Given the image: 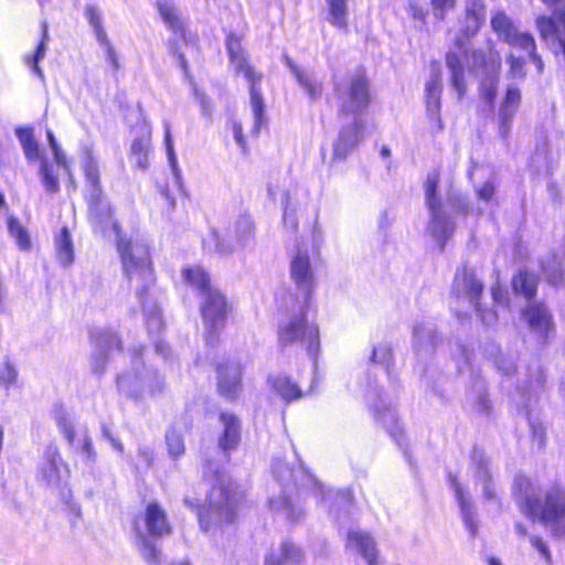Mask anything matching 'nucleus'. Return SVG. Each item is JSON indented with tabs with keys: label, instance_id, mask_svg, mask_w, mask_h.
I'll use <instances>...</instances> for the list:
<instances>
[{
	"label": "nucleus",
	"instance_id": "34",
	"mask_svg": "<svg viewBox=\"0 0 565 565\" xmlns=\"http://www.w3.org/2000/svg\"><path fill=\"white\" fill-rule=\"evenodd\" d=\"M329 17L328 20L339 26H347V0H327Z\"/></svg>",
	"mask_w": 565,
	"mask_h": 565
},
{
	"label": "nucleus",
	"instance_id": "8",
	"mask_svg": "<svg viewBox=\"0 0 565 565\" xmlns=\"http://www.w3.org/2000/svg\"><path fill=\"white\" fill-rule=\"evenodd\" d=\"M136 536L161 537L170 534L171 526L166 511L158 503H149L145 512L135 520Z\"/></svg>",
	"mask_w": 565,
	"mask_h": 565
},
{
	"label": "nucleus",
	"instance_id": "58",
	"mask_svg": "<svg viewBox=\"0 0 565 565\" xmlns=\"http://www.w3.org/2000/svg\"><path fill=\"white\" fill-rule=\"evenodd\" d=\"M281 204L284 205L282 221L287 225L288 224V210L292 209V206H291V192L289 190L284 191V193L281 195Z\"/></svg>",
	"mask_w": 565,
	"mask_h": 565
},
{
	"label": "nucleus",
	"instance_id": "51",
	"mask_svg": "<svg viewBox=\"0 0 565 565\" xmlns=\"http://www.w3.org/2000/svg\"><path fill=\"white\" fill-rule=\"evenodd\" d=\"M508 61L510 64V75L514 78L523 79L525 77L524 61L522 58L515 57L513 54H510Z\"/></svg>",
	"mask_w": 565,
	"mask_h": 565
},
{
	"label": "nucleus",
	"instance_id": "3",
	"mask_svg": "<svg viewBox=\"0 0 565 565\" xmlns=\"http://www.w3.org/2000/svg\"><path fill=\"white\" fill-rule=\"evenodd\" d=\"M226 46L231 64L235 72L237 74H243L249 83L250 107L254 116L253 134L258 135L265 111L264 99L258 87V84L262 81V74L257 73L248 63L238 36L230 34Z\"/></svg>",
	"mask_w": 565,
	"mask_h": 565
},
{
	"label": "nucleus",
	"instance_id": "23",
	"mask_svg": "<svg viewBox=\"0 0 565 565\" xmlns=\"http://www.w3.org/2000/svg\"><path fill=\"white\" fill-rule=\"evenodd\" d=\"M441 90L443 85L440 71L434 70L430 81L426 84V105L428 113L437 116L438 122H440L438 114L440 109Z\"/></svg>",
	"mask_w": 565,
	"mask_h": 565
},
{
	"label": "nucleus",
	"instance_id": "28",
	"mask_svg": "<svg viewBox=\"0 0 565 565\" xmlns=\"http://www.w3.org/2000/svg\"><path fill=\"white\" fill-rule=\"evenodd\" d=\"M15 135L22 146L25 158L30 162L40 159L39 143L34 138L33 129L30 127L18 128Z\"/></svg>",
	"mask_w": 565,
	"mask_h": 565
},
{
	"label": "nucleus",
	"instance_id": "6",
	"mask_svg": "<svg viewBox=\"0 0 565 565\" xmlns=\"http://www.w3.org/2000/svg\"><path fill=\"white\" fill-rule=\"evenodd\" d=\"M335 93L340 103L341 115H358L362 113L370 103L369 84L364 74L358 72L345 83L335 84Z\"/></svg>",
	"mask_w": 565,
	"mask_h": 565
},
{
	"label": "nucleus",
	"instance_id": "41",
	"mask_svg": "<svg viewBox=\"0 0 565 565\" xmlns=\"http://www.w3.org/2000/svg\"><path fill=\"white\" fill-rule=\"evenodd\" d=\"M507 43H509L512 47L519 49L522 51L533 53L535 51V42L531 34L522 33L518 30L514 31L509 38H507Z\"/></svg>",
	"mask_w": 565,
	"mask_h": 565
},
{
	"label": "nucleus",
	"instance_id": "1",
	"mask_svg": "<svg viewBox=\"0 0 565 565\" xmlns=\"http://www.w3.org/2000/svg\"><path fill=\"white\" fill-rule=\"evenodd\" d=\"M118 250L121 256L124 271L140 301L143 302V294L154 281L148 249L141 244H132L120 238Z\"/></svg>",
	"mask_w": 565,
	"mask_h": 565
},
{
	"label": "nucleus",
	"instance_id": "17",
	"mask_svg": "<svg viewBox=\"0 0 565 565\" xmlns=\"http://www.w3.org/2000/svg\"><path fill=\"white\" fill-rule=\"evenodd\" d=\"M347 547L362 554L369 565H374L376 556L375 543L366 532L360 530L350 531L347 537Z\"/></svg>",
	"mask_w": 565,
	"mask_h": 565
},
{
	"label": "nucleus",
	"instance_id": "32",
	"mask_svg": "<svg viewBox=\"0 0 565 565\" xmlns=\"http://www.w3.org/2000/svg\"><path fill=\"white\" fill-rule=\"evenodd\" d=\"M513 289L531 298L536 292L537 278L527 271H520L512 281Z\"/></svg>",
	"mask_w": 565,
	"mask_h": 565
},
{
	"label": "nucleus",
	"instance_id": "62",
	"mask_svg": "<svg viewBox=\"0 0 565 565\" xmlns=\"http://www.w3.org/2000/svg\"><path fill=\"white\" fill-rule=\"evenodd\" d=\"M103 433H104V436L110 441L111 446L119 452H122L124 451V446L117 439L115 438L108 428H103Z\"/></svg>",
	"mask_w": 565,
	"mask_h": 565
},
{
	"label": "nucleus",
	"instance_id": "2",
	"mask_svg": "<svg viewBox=\"0 0 565 565\" xmlns=\"http://www.w3.org/2000/svg\"><path fill=\"white\" fill-rule=\"evenodd\" d=\"M255 238V226L248 215H241L224 231L212 230L204 238L203 246L212 253L223 256L248 247Z\"/></svg>",
	"mask_w": 565,
	"mask_h": 565
},
{
	"label": "nucleus",
	"instance_id": "29",
	"mask_svg": "<svg viewBox=\"0 0 565 565\" xmlns=\"http://www.w3.org/2000/svg\"><path fill=\"white\" fill-rule=\"evenodd\" d=\"M56 256L63 266H68L73 263L74 250L71 235L66 227H63L55 238Z\"/></svg>",
	"mask_w": 565,
	"mask_h": 565
},
{
	"label": "nucleus",
	"instance_id": "31",
	"mask_svg": "<svg viewBox=\"0 0 565 565\" xmlns=\"http://www.w3.org/2000/svg\"><path fill=\"white\" fill-rule=\"evenodd\" d=\"M449 480H450L452 487L455 488L457 501L460 505L463 521H465L467 527H469L471 534L475 535L476 531H477V526L473 522V512L471 510V502L463 494V491L460 488L456 477L449 476Z\"/></svg>",
	"mask_w": 565,
	"mask_h": 565
},
{
	"label": "nucleus",
	"instance_id": "33",
	"mask_svg": "<svg viewBox=\"0 0 565 565\" xmlns=\"http://www.w3.org/2000/svg\"><path fill=\"white\" fill-rule=\"evenodd\" d=\"M491 26L498 36L504 42L507 41V38L516 31L513 22L504 12H497L491 18Z\"/></svg>",
	"mask_w": 565,
	"mask_h": 565
},
{
	"label": "nucleus",
	"instance_id": "7",
	"mask_svg": "<svg viewBox=\"0 0 565 565\" xmlns=\"http://www.w3.org/2000/svg\"><path fill=\"white\" fill-rule=\"evenodd\" d=\"M438 182L439 173L436 171L429 173L425 182V194L431 216L429 232L437 241L444 243L451 235L454 224L446 217L441 210L440 202L436 198Z\"/></svg>",
	"mask_w": 565,
	"mask_h": 565
},
{
	"label": "nucleus",
	"instance_id": "4",
	"mask_svg": "<svg viewBox=\"0 0 565 565\" xmlns=\"http://www.w3.org/2000/svg\"><path fill=\"white\" fill-rule=\"evenodd\" d=\"M523 511L539 518L558 536H565V492L559 488L548 490L544 502L532 500L527 495L521 503Z\"/></svg>",
	"mask_w": 565,
	"mask_h": 565
},
{
	"label": "nucleus",
	"instance_id": "14",
	"mask_svg": "<svg viewBox=\"0 0 565 565\" xmlns=\"http://www.w3.org/2000/svg\"><path fill=\"white\" fill-rule=\"evenodd\" d=\"M482 290V284L476 278L473 273L463 268L461 271L456 274L454 281V292L458 299H467L471 305L476 307L478 311H480L478 299L481 296Z\"/></svg>",
	"mask_w": 565,
	"mask_h": 565
},
{
	"label": "nucleus",
	"instance_id": "20",
	"mask_svg": "<svg viewBox=\"0 0 565 565\" xmlns=\"http://www.w3.org/2000/svg\"><path fill=\"white\" fill-rule=\"evenodd\" d=\"M152 380H157V376L153 374L151 375L149 372H147L143 376L138 377L135 374H124L121 376H118L117 383L119 390L125 392L128 395H136L146 387L149 386L151 392L156 390L154 385L152 384ZM158 384V381H156Z\"/></svg>",
	"mask_w": 565,
	"mask_h": 565
},
{
	"label": "nucleus",
	"instance_id": "60",
	"mask_svg": "<svg viewBox=\"0 0 565 565\" xmlns=\"http://www.w3.org/2000/svg\"><path fill=\"white\" fill-rule=\"evenodd\" d=\"M232 130H233L234 138H235L236 142L245 151L246 142H245V139H244V136H243L242 125L238 124V122H234L233 126H232Z\"/></svg>",
	"mask_w": 565,
	"mask_h": 565
},
{
	"label": "nucleus",
	"instance_id": "36",
	"mask_svg": "<svg viewBox=\"0 0 565 565\" xmlns=\"http://www.w3.org/2000/svg\"><path fill=\"white\" fill-rule=\"evenodd\" d=\"M39 174L42 183L49 193H56L60 190L58 178L53 173V168L50 166L46 158L41 159Z\"/></svg>",
	"mask_w": 565,
	"mask_h": 565
},
{
	"label": "nucleus",
	"instance_id": "59",
	"mask_svg": "<svg viewBox=\"0 0 565 565\" xmlns=\"http://www.w3.org/2000/svg\"><path fill=\"white\" fill-rule=\"evenodd\" d=\"M531 543L545 557L546 561L551 559L550 552H548L546 545L544 544V542L540 537H537V536L531 537Z\"/></svg>",
	"mask_w": 565,
	"mask_h": 565
},
{
	"label": "nucleus",
	"instance_id": "9",
	"mask_svg": "<svg viewBox=\"0 0 565 565\" xmlns=\"http://www.w3.org/2000/svg\"><path fill=\"white\" fill-rule=\"evenodd\" d=\"M201 306L205 328L213 333L223 328L228 312V303L217 289H209Z\"/></svg>",
	"mask_w": 565,
	"mask_h": 565
},
{
	"label": "nucleus",
	"instance_id": "56",
	"mask_svg": "<svg viewBox=\"0 0 565 565\" xmlns=\"http://www.w3.org/2000/svg\"><path fill=\"white\" fill-rule=\"evenodd\" d=\"M495 193V186L491 182H486L480 189L477 191L478 199L482 201H490Z\"/></svg>",
	"mask_w": 565,
	"mask_h": 565
},
{
	"label": "nucleus",
	"instance_id": "43",
	"mask_svg": "<svg viewBox=\"0 0 565 565\" xmlns=\"http://www.w3.org/2000/svg\"><path fill=\"white\" fill-rule=\"evenodd\" d=\"M536 26L539 29L540 35L543 40H548L551 38L557 36L563 38L561 34L559 26L551 19L546 17H539L536 19Z\"/></svg>",
	"mask_w": 565,
	"mask_h": 565
},
{
	"label": "nucleus",
	"instance_id": "5",
	"mask_svg": "<svg viewBox=\"0 0 565 565\" xmlns=\"http://www.w3.org/2000/svg\"><path fill=\"white\" fill-rule=\"evenodd\" d=\"M243 498V493L234 489L231 483L214 486L209 495V507L199 513L202 530L205 532L210 530V520L218 523L233 521Z\"/></svg>",
	"mask_w": 565,
	"mask_h": 565
},
{
	"label": "nucleus",
	"instance_id": "25",
	"mask_svg": "<svg viewBox=\"0 0 565 565\" xmlns=\"http://www.w3.org/2000/svg\"><path fill=\"white\" fill-rule=\"evenodd\" d=\"M269 384L271 388L280 395V397L290 403L292 401L299 399L302 396V391L298 386L297 383L292 382L286 375H278L269 379Z\"/></svg>",
	"mask_w": 565,
	"mask_h": 565
},
{
	"label": "nucleus",
	"instance_id": "54",
	"mask_svg": "<svg viewBox=\"0 0 565 565\" xmlns=\"http://www.w3.org/2000/svg\"><path fill=\"white\" fill-rule=\"evenodd\" d=\"M81 452L86 461L92 462L95 460L96 452L93 448L92 439L87 435L83 436Z\"/></svg>",
	"mask_w": 565,
	"mask_h": 565
},
{
	"label": "nucleus",
	"instance_id": "52",
	"mask_svg": "<svg viewBox=\"0 0 565 565\" xmlns=\"http://www.w3.org/2000/svg\"><path fill=\"white\" fill-rule=\"evenodd\" d=\"M164 140H166V148H167L170 166L173 170V173L178 177L179 168L177 167V158H175V153H174V149H173L172 137H171L170 128L168 126L166 129Z\"/></svg>",
	"mask_w": 565,
	"mask_h": 565
},
{
	"label": "nucleus",
	"instance_id": "48",
	"mask_svg": "<svg viewBox=\"0 0 565 565\" xmlns=\"http://www.w3.org/2000/svg\"><path fill=\"white\" fill-rule=\"evenodd\" d=\"M414 335L416 343L423 344L427 342L428 345L434 347V332L433 329L427 324H417L414 328Z\"/></svg>",
	"mask_w": 565,
	"mask_h": 565
},
{
	"label": "nucleus",
	"instance_id": "46",
	"mask_svg": "<svg viewBox=\"0 0 565 565\" xmlns=\"http://www.w3.org/2000/svg\"><path fill=\"white\" fill-rule=\"evenodd\" d=\"M167 447L171 457L178 458L184 452V443L182 436L175 430H169L167 434Z\"/></svg>",
	"mask_w": 565,
	"mask_h": 565
},
{
	"label": "nucleus",
	"instance_id": "55",
	"mask_svg": "<svg viewBox=\"0 0 565 565\" xmlns=\"http://www.w3.org/2000/svg\"><path fill=\"white\" fill-rule=\"evenodd\" d=\"M99 44L106 51L108 62L111 64L113 68L117 71L119 68V60L108 38H106L105 42H99Z\"/></svg>",
	"mask_w": 565,
	"mask_h": 565
},
{
	"label": "nucleus",
	"instance_id": "45",
	"mask_svg": "<svg viewBox=\"0 0 565 565\" xmlns=\"http://www.w3.org/2000/svg\"><path fill=\"white\" fill-rule=\"evenodd\" d=\"M477 478L484 483L483 493L488 500L494 499V491L491 489L490 475L487 469V460L482 457L477 461Z\"/></svg>",
	"mask_w": 565,
	"mask_h": 565
},
{
	"label": "nucleus",
	"instance_id": "49",
	"mask_svg": "<svg viewBox=\"0 0 565 565\" xmlns=\"http://www.w3.org/2000/svg\"><path fill=\"white\" fill-rule=\"evenodd\" d=\"M433 13L438 19H444L446 13L456 6V0H430Z\"/></svg>",
	"mask_w": 565,
	"mask_h": 565
},
{
	"label": "nucleus",
	"instance_id": "38",
	"mask_svg": "<svg viewBox=\"0 0 565 565\" xmlns=\"http://www.w3.org/2000/svg\"><path fill=\"white\" fill-rule=\"evenodd\" d=\"M269 507L273 511L281 513L285 518L292 521L298 520L301 514V511H295L291 501L284 494H280L276 499H270Z\"/></svg>",
	"mask_w": 565,
	"mask_h": 565
},
{
	"label": "nucleus",
	"instance_id": "22",
	"mask_svg": "<svg viewBox=\"0 0 565 565\" xmlns=\"http://www.w3.org/2000/svg\"><path fill=\"white\" fill-rule=\"evenodd\" d=\"M486 10L482 0H468L466 6L465 33L473 35L484 21Z\"/></svg>",
	"mask_w": 565,
	"mask_h": 565
},
{
	"label": "nucleus",
	"instance_id": "15",
	"mask_svg": "<svg viewBox=\"0 0 565 565\" xmlns=\"http://www.w3.org/2000/svg\"><path fill=\"white\" fill-rule=\"evenodd\" d=\"M521 102V92L514 86H509L499 109V134L507 138L511 130L512 119Z\"/></svg>",
	"mask_w": 565,
	"mask_h": 565
},
{
	"label": "nucleus",
	"instance_id": "64",
	"mask_svg": "<svg viewBox=\"0 0 565 565\" xmlns=\"http://www.w3.org/2000/svg\"><path fill=\"white\" fill-rule=\"evenodd\" d=\"M62 431H63L65 438L72 445L74 443V438H75V433H74L73 427L70 424L63 423Z\"/></svg>",
	"mask_w": 565,
	"mask_h": 565
},
{
	"label": "nucleus",
	"instance_id": "13",
	"mask_svg": "<svg viewBox=\"0 0 565 565\" xmlns=\"http://www.w3.org/2000/svg\"><path fill=\"white\" fill-rule=\"evenodd\" d=\"M290 276L297 288L307 297L315 286L313 270L305 252L298 250L290 262Z\"/></svg>",
	"mask_w": 565,
	"mask_h": 565
},
{
	"label": "nucleus",
	"instance_id": "11",
	"mask_svg": "<svg viewBox=\"0 0 565 565\" xmlns=\"http://www.w3.org/2000/svg\"><path fill=\"white\" fill-rule=\"evenodd\" d=\"M363 138V124L355 118L352 124L343 127L333 142L331 162L344 161L360 145Z\"/></svg>",
	"mask_w": 565,
	"mask_h": 565
},
{
	"label": "nucleus",
	"instance_id": "61",
	"mask_svg": "<svg viewBox=\"0 0 565 565\" xmlns=\"http://www.w3.org/2000/svg\"><path fill=\"white\" fill-rule=\"evenodd\" d=\"M52 152L56 164L67 170V160L61 147L58 146V148L53 149Z\"/></svg>",
	"mask_w": 565,
	"mask_h": 565
},
{
	"label": "nucleus",
	"instance_id": "19",
	"mask_svg": "<svg viewBox=\"0 0 565 565\" xmlns=\"http://www.w3.org/2000/svg\"><path fill=\"white\" fill-rule=\"evenodd\" d=\"M284 61L296 77L298 84L307 92L309 97L313 100L320 98L322 93L321 82L318 81L315 76L302 72L289 56L285 55Z\"/></svg>",
	"mask_w": 565,
	"mask_h": 565
},
{
	"label": "nucleus",
	"instance_id": "57",
	"mask_svg": "<svg viewBox=\"0 0 565 565\" xmlns=\"http://www.w3.org/2000/svg\"><path fill=\"white\" fill-rule=\"evenodd\" d=\"M119 339L115 333H100L98 344L100 347H119Z\"/></svg>",
	"mask_w": 565,
	"mask_h": 565
},
{
	"label": "nucleus",
	"instance_id": "21",
	"mask_svg": "<svg viewBox=\"0 0 565 565\" xmlns=\"http://www.w3.org/2000/svg\"><path fill=\"white\" fill-rule=\"evenodd\" d=\"M446 64L450 72V85L457 93L458 99H461L467 89L465 70L461 60L457 54L450 52L446 56Z\"/></svg>",
	"mask_w": 565,
	"mask_h": 565
},
{
	"label": "nucleus",
	"instance_id": "53",
	"mask_svg": "<svg viewBox=\"0 0 565 565\" xmlns=\"http://www.w3.org/2000/svg\"><path fill=\"white\" fill-rule=\"evenodd\" d=\"M17 379V371L10 363H4L0 367V383L3 385H9L13 383Z\"/></svg>",
	"mask_w": 565,
	"mask_h": 565
},
{
	"label": "nucleus",
	"instance_id": "42",
	"mask_svg": "<svg viewBox=\"0 0 565 565\" xmlns=\"http://www.w3.org/2000/svg\"><path fill=\"white\" fill-rule=\"evenodd\" d=\"M136 543L140 548L142 557L150 565H159L160 564V552L156 548V546L151 543V541L146 536H136Z\"/></svg>",
	"mask_w": 565,
	"mask_h": 565
},
{
	"label": "nucleus",
	"instance_id": "16",
	"mask_svg": "<svg viewBox=\"0 0 565 565\" xmlns=\"http://www.w3.org/2000/svg\"><path fill=\"white\" fill-rule=\"evenodd\" d=\"M217 387L220 394L227 398H235L241 391L242 371L237 364L220 366Z\"/></svg>",
	"mask_w": 565,
	"mask_h": 565
},
{
	"label": "nucleus",
	"instance_id": "50",
	"mask_svg": "<svg viewBox=\"0 0 565 565\" xmlns=\"http://www.w3.org/2000/svg\"><path fill=\"white\" fill-rule=\"evenodd\" d=\"M497 78H491L488 82L482 83L481 85V97L489 103L490 105L493 104L494 98L497 96Z\"/></svg>",
	"mask_w": 565,
	"mask_h": 565
},
{
	"label": "nucleus",
	"instance_id": "39",
	"mask_svg": "<svg viewBox=\"0 0 565 565\" xmlns=\"http://www.w3.org/2000/svg\"><path fill=\"white\" fill-rule=\"evenodd\" d=\"M150 150V137L137 138L131 145V154L134 156L137 164L141 169L148 167V152Z\"/></svg>",
	"mask_w": 565,
	"mask_h": 565
},
{
	"label": "nucleus",
	"instance_id": "26",
	"mask_svg": "<svg viewBox=\"0 0 565 565\" xmlns=\"http://www.w3.org/2000/svg\"><path fill=\"white\" fill-rule=\"evenodd\" d=\"M157 9L164 23L174 32H183V23L173 0H158Z\"/></svg>",
	"mask_w": 565,
	"mask_h": 565
},
{
	"label": "nucleus",
	"instance_id": "44",
	"mask_svg": "<svg viewBox=\"0 0 565 565\" xmlns=\"http://www.w3.org/2000/svg\"><path fill=\"white\" fill-rule=\"evenodd\" d=\"M85 14H86V18L88 19L90 25L94 28V32H95L97 41L105 42L106 38H108V36H107L105 30L103 29L102 17H100L98 9L94 6H88L86 8Z\"/></svg>",
	"mask_w": 565,
	"mask_h": 565
},
{
	"label": "nucleus",
	"instance_id": "30",
	"mask_svg": "<svg viewBox=\"0 0 565 565\" xmlns=\"http://www.w3.org/2000/svg\"><path fill=\"white\" fill-rule=\"evenodd\" d=\"M182 277L186 284L199 289L202 295H205L206 290L209 289H214L209 284V275L200 266L184 268L182 271Z\"/></svg>",
	"mask_w": 565,
	"mask_h": 565
},
{
	"label": "nucleus",
	"instance_id": "40",
	"mask_svg": "<svg viewBox=\"0 0 565 565\" xmlns=\"http://www.w3.org/2000/svg\"><path fill=\"white\" fill-rule=\"evenodd\" d=\"M47 40H49L47 25L44 22L43 25H42V40H41V43L39 44L34 55L33 56H28L25 58L26 64L29 66H31L33 68V71L38 74V76H40L41 78L43 77V72H42V70L39 66V62L45 55Z\"/></svg>",
	"mask_w": 565,
	"mask_h": 565
},
{
	"label": "nucleus",
	"instance_id": "12",
	"mask_svg": "<svg viewBox=\"0 0 565 565\" xmlns=\"http://www.w3.org/2000/svg\"><path fill=\"white\" fill-rule=\"evenodd\" d=\"M523 319L530 330L540 339H545L554 331V323L550 311L541 303H530L523 310Z\"/></svg>",
	"mask_w": 565,
	"mask_h": 565
},
{
	"label": "nucleus",
	"instance_id": "27",
	"mask_svg": "<svg viewBox=\"0 0 565 565\" xmlns=\"http://www.w3.org/2000/svg\"><path fill=\"white\" fill-rule=\"evenodd\" d=\"M543 271L547 281L553 286H558L565 280V264L562 257L552 255L542 264Z\"/></svg>",
	"mask_w": 565,
	"mask_h": 565
},
{
	"label": "nucleus",
	"instance_id": "24",
	"mask_svg": "<svg viewBox=\"0 0 565 565\" xmlns=\"http://www.w3.org/2000/svg\"><path fill=\"white\" fill-rule=\"evenodd\" d=\"M224 431L220 438V447L223 450H231L238 445L239 441V424L233 414H221L220 417Z\"/></svg>",
	"mask_w": 565,
	"mask_h": 565
},
{
	"label": "nucleus",
	"instance_id": "63",
	"mask_svg": "<svg viewBox=\"0 0 565 565\" xmlns=\"http://www.w3.org/2000/svg\"><path fill=\"white\" fill-rule=\"evenodd\" d=\"M195 96H196V98L199 99V102L201 104L203 113L209 115L211 113V108H212L210 100L206 98V96L203 93H200L196 89H195Z\"/></svg>",
	"mask_w": 565,
	"mask_h": 565
},
{
	"label": "nucleus",
	"instance_id": "10",
	"mask_svg": "<svg viewBox=\"0 0 565 565\" xmlns=\"http://www.w3.org/2000/svg\"><path fill=\"white\" fill-rule=\"evenodd\" d=\"M279 341L284 345L300 341L307 344V350L311 353L318 345V328L307 324L302 317H295L280 328Z\"/></svg>",
	"mask_w": 565,
	"mask_h": 565
},
{
	"label": "nucleus",
	"instance_id": "18",
	"mask_svg": "<svg viewBox=\"0 0 565 565\" xmlns=\"http://www.w3.org/2000/svg\"><path fill=\"white\" fill-rule=\"evenodd\" d=\"M303 558L301 548L295 543L286 541L280 545L279 553H271L266 558L265 565H299Z\"/></svg>",
	"mask_w": 565,
	"mask_h": 565
},
{
	"label": "nucleus",
	"instance_id": "37",
	"mask_svg": "<svg viewBox=\"0 0 565 565\" xmlns=\"http://www.w3.org/2000/svg\"><path fill=\"white\" fill-rule=\"evenodd\" d=\"M8 230L10 232V235L15 239L20 249H30L31 241L29 233L17 218H8Z\"/></svg>",
	"mask_w": 565,
	"mask_h": 565
},
{
	"label": "nucleus",
	"instance_id": "47",
	"mask_svg": "<svg viewBox=\"0 0 565 565\" xmlns=\"http://www.w3.org/2000/svg\"><path fill=\"white\" fill-rule=\"evenodd\" d=\"M85 175L87 182L93 186L94 192H97L99 184V171L97 162L90 157L85 164Z\"/></svg>",
	"mask_w": 565,
	"mask_h": 565
},
{
	"label": "nucleus",
	"instance_id": "35",
	"mask_svg": "<svg viewBox=\"0 0 565 565\" xmlns=\"http://www.w3.org/2000/svg\"><path fill=\"white\" fill-rule=\"evenodd\" d=\"M46 466L43 468V475L49 483L55 484L61 480L62 460L56 450L49 451Z\"/></svg>",
	"mask_w": 565,
	"mask_h": 565
}]
</instances>
